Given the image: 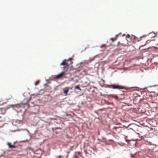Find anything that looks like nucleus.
<instances>
[{"label":"nucleus","instance_id":"nucleus-12","mask_svg":"<svg viewBox=\"0 0 158 158\" xmlns=\"http://www.w3.org/2000/svg\"><path fill=\"white\" fill-rule=\"evenodd\" d=\"M39 83V81H37L35 83V85H37Z\"/></svg>","mask_w":158,"mask_h":158},{"label":"nucleus","instance_id":"nucleus-16","mask_svg":"<svg viewBox=\"0 0 158 158\" xmlns=\"http://www.w3.org/2000/svg\"><path fill=\"white\" fill-rule=\"evenodd\" d=\"M59 157H60H60H61V156H59Z\"/></svg>","mask_w":158,"mask_h":158},{"label":"nucleus","instance_id":"nucleus-14","mask_svg":"<svg viewBox=\"0 0 158 158\" xmlns=\"http://www.w3.org/2000/svg\"><path fill=\"white\" fill-rule=\"evenodd\" d=\"M148 41H149V40H147V42H147V43H148Z\"/></svg>","mask_w":158,"mask_h":158},{"label":"nucleus","instance_id":"nucleus-4","mask_svg":"<svg viewBox=\"0 0 158 158\" xmlns=\"http://www.w3.org/2000/svg\"><path fill=\"white\" fill-rule=\"evenodd\" d=\"M65 74V72H62L60 74L55 75V78L57 79L60 78L62 77Z\"/></svg>","mask_w":158,"mask_h":158},{"label":"nucleus","instance_id":"nucleus-13","mask_svg":"<svg viewBox=\"0 0 158 158\" xmlns=\"http://www.w3.org/2000/svg\"><path fill=\"white\" fill-rule=\"evenodd\" d=\"M148 144L149 145H152V143L150 142H148Z\"/></svg>","mask_w":158,"mask_h":158},{"label":"nucleus","instance_id":"nucleus-7","mask_svg":"<svg viewBox=\"0 0 158 158\" xmlns=\"http://www.w3.org/2000/svg\"><path fill=\"white\" fill-rule=\"evenodd\" d=\"M130 38H131L130 36L129 35H128L126 36V38L127 40L128 41H131V40L130 39Z\"/></svg>","mask_w":158,"mask_h":158},{"label":"nucleus","instance_id":"nucleus-3","mask_svg":"<svg viewBox=\"0 0 158 158\" xmlns=\"http://www.w3.org/2000/svg\"><path fill=\"white\" fill-rule=\"evenodd\" d=\"M122 127H114L113 129L114 130V132L118 133L121 132L122 131Z\"/></svg>","mask_w":158,"mask_h":158},{"label":"nucleus","instance_id":"nucleus-1","mask_svg":"<svg viewBox=\"0 0 158 158\" xmlns=\"http://www.w3.org/2000/svg\"><path fill=\"white\" fill-rule=\"evenodd\" d=\"M72 58H70L68 60L65 59L60 64L61 66H63V69L65 72H66L68 70L69 65L73 63L72 62Z\"/></svg>","mask_w":158,"mask_h":158},{"label":"nucleus","instance_id":"nucleus-10","mask_svg":"<svg viewBox=\"0 0 158 158\" xmlns=\"http://www.w3.org/2000/svg\"><path fill=\"white\" fill-rule=\"evenodd\" d=\"M130 156H131V158H135V155L132 154H130Z\"/></svg>","mask_w":158,"mask_h":158},{"label":"nucleus","instance_id":"nucleus-5","mask_svg":"<svg viewBox=\"0 0 158 158\" xmlns=\"http://www.w3.org/2000/svg\"><path fill=\"white\" fill-rule=\"evenodd\" d=\"M69 88L68 87H66L63 89V91L65 95H68V93L69 91Z\"/></svg>","mask_w":158,"mask_h":158},{"label":"nucleus","instance_id":"nucleus-15","mask_svg":"<svg viewBox=\"0 0 158 158\" xmlns=\"http://www.w3.org/2000/svg\"><path fill=\"white\" fill-rule=\"evenodd\" d=\"M45 86H47V85H46V84H45Z\"/></svg>","mask_w":158,"mask_h":158},{"label":"nucleus","instance_id":"nucleus-9","mask_svg":"<svg viewBox=\"0 0 158 158\" xmlns=\"http://www.w3.org/2000/svg\"><path fill=\"white\" fill-rule=\"evenodd\" d=\"M79 86H80L79 85H77L75 87V88L76 89H78L79 90L81 91V89L80 88Z\"/></svg>","mask_w":158,"mask_h":158},{"label":"nucleus","instance_id":"nucleus-8","mask_svg":"<svg viewBox=\"0 0 158 158\" xmlns=\"http://www.w3.org/2000/svg\"><path fill=\"white\" fill-rule=\"evenodd\" d=\"M149 35H152V37H155L156 36V34H155V33L154 32H150L149 33Z\"/></svg>","mask_w":158,"mask_h":158},{"label":"nucleus","instance_id":"nucleus-11","mask_svg":"<svg viewBox=\"0 0 158 158\" xmlns=\"http://www.w3.org/2000/svg\"><path fill=\"white\" fill-rule=\"evenodd\" d=\"M111 40H112L113 41L114 40H116V38H111Z\"/></svg>","mask_w":158,"mask_h":158},{"label":"nucleus","instance_id":"nucleus-2","mask_svg":"<svg viewBox=\"0 0 158 158\" xmlns=\"http://www.w3.org/2000/svg\"><path fill=\"white\" fill-rule=\"evenodd\" d=\"M107 87L110 88H112L113 89H125V87L116 85H107Z\"/></svg>","mask_w":158,"mask_h":158},{"label":"nucleus","instance_id":"nucleus-6","mask_svg":"<svg viewBox=\"0 0 158 158\" xmlns=\"http://www.w3.org/2000/svg\"><path fill=\"white\" fill-rule=\"evenodd\" d=\"M7 145L10 148H16V146L14 145H12L11 144V143H7Z\"/></svg>","mask_w":158,"mask_h":158}]
</instances>
